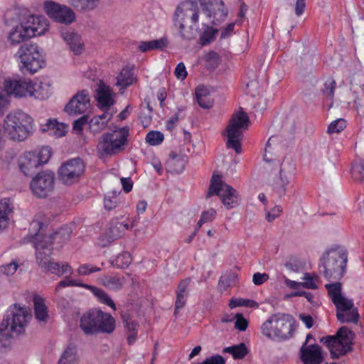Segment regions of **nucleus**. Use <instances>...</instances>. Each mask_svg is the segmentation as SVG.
<instances>
[{
    "mask_svg": "<svg viewBox=\"0 0 364 364\" xmlns=\"http://www.w3.org/2000/svg\"><path fill=\"white\" fill-rule=\"evenodd\" d=\"M235 328L240 331H245L248 326V321L243 317L242 314L235 315Z\"/></svg>",
    "mask_w": 364,
    "mask_h": 364,
    "instance_id": "nucleus-54",
    "label": "nucleus"
},
{
    "mask_svg": "<svg viewBox=\"0 0 364 364\" xmlns=\"http://www.w3.org/2000/svg\"><path fill=\"white\" fill-rule=\"evenodd\" d=\"M353 93H359L364 90V73H358L353 75L350 81Z\"/></svg>",
    "mask_w": 364,
    "mask_h": 364,
    "instance_id": "nucleus-43",
    "label": "nucleus"
},
{
    "mask_svg": "<svg viewBox=\"0 0 364 364\" xmlns=\"http://www.w3.org/2000/svg\"><path fill=\"white\" fill-rule=\"evenodd\" d=\"M300 351L304 364H321L323 362L321 348L318 345L302 346Z\"/></svg>",
    "mask_w": 364,
    "mask_h": 364,
    "instance_id": "nucleus-22",
    "label": "nucleus"
},
{
    "mask_svg": "<svg viewBox=\"0 0 364 364\" xmlns=\"http://www.w3.org/2000/svg\"><path fill=\"white\" fill-rule=\"evenodd\" d=\"M122 322L124 328L127 329L128 333H130L136 330L137 323L134 322L129 316V314H124L122 315Z\"/></svg>",
    "mask_w": 364,
    "mask_h": 364,
    "instance_id": "nucleus-53",
    "label": "nucleus"
},
{
    "mask_svg": "<svg viewBox=\"0 0 364 364\" xmlns=\"http://www.w3.org/2000/svg\"><path fill=\"white\" fill-rule=\"evenodd\" d=\"M282 208L281 206L275 205L269 212H267V213L266 215V220L268 222H272L277 217H279V215L282 213Z\"/></svg>",
    "mask_w": 364,
    "mask_h": 364,
    "instance_id": "nucleus-61",
    "label": "nucleus"
},
{
    "mask_svg": "<svg viewBox=\"0 0 364 364\" xmlns=\"http://www.w3.org/2000/svg\"><path fill=\"white\" fill-rule=\"evenodd\" d=\"M119 194L120 192L114 191L105 196L104 206L107 210H112L121 203Z\"/></svg>",
    "mask_w": 364,
    "mask_h": 364,
    "instance_id": "nucleus-37",
    "label": "nucleus"
},
{
    "mask_svg": "<svg viewBox=\"0 0 364 364\" xmlns=\"http://www.w3.org/2000/svg\"><path fill=\"white\" fill-rule=\"evenodd\" d=\"M214 195L220 197L222 203L228 209L232 208L238 204L237 191L225 183L222 180V176L220 174L214 173L212 176L207 193V198Z\"/></svg>",
    "mask_w": 364,
    "mask_h": 364,
    "instance_id": "nucleus-10",
    "label": "nucleus"
},
{
    "mask_svg": "<svg viewBox=\"0 0 364 364\" xmlns=\"http://www.w3.org/2000/svg\"><path fill=\"white\" fill-rule=\"evenodd\" d=\"M333 304L336 308V313L350 311L354 308L353 301L352 299H347L343 295L334 301Z\"/></svg>",
    "mask_w": 364,
    "mask_h": 364,
    "instance_id": "nucleus-42",
    "label": "nucleus"
},
{
    "mask_svg": "<svg viewBox=\"0 0 364 364\" xmlns=\"http://www.w3.org/2000/svg\"><path fill=\"white\" fill-rule=\"evenodd\" d=\"M77 360L75 348L69 346L61 355L58 364H76Z\"/></svg>",
    "mask_w": 364,
    "mask_h": 364,
    "instance_id": "nucleus-38",
    "label": "nucleus"
},
{
    "mask_svg": "<svg viewBox=\"0 0 364 364\" xmlns=\"http://www.w3.org/2000/svg\"><path fill=\"white\" fill-rule=\"evenodd\" d=\"M218 32L217 28H213L207 26L200 37V42L203 46L209 44L215 38V34Z\"/></svg>",
    "mask_w": 364,
    "mask_h": 364,
    "instance_id": "nucleus-45",
    "label": "nucleus"
},
{
    "mask_svg": "<svg viewBox=\"0 0 364 364\" xmlns=\"http://www.w3.org/2000/svg\"><path fill=\"white\" fill-rule=\"evenodd\" d=\"M351 176L357 182L364 181V160H358L353 164Z\"/></svg>",
    "mask_w": 364,
    "mask_h": 364,
    "instance_id": "nucleus-41",
    "label": "nucleus"
},
{
    "mask_svg": "<svg viewBox=\"0 0 364 364\" xmlns=\"http://www.w3.org/2000/svg\"><path fill=\"white\" fill-rule=\"evenodd\" d=\"M205 60L210 63L211 67L216 68L220 63V56L215 51H210L205 55Z\"/></svg>",
    "mask_w": 364,
    "mask_h": 364,
    "instance_id": "nucleus-58",
    "label": "nucleus"
},
{
    "mask_svg": "<svg viewBox=\"0 0 364 364\" xmlns=\"http://www.w3.org/2000/svg\"><path fill=\"white\" fill-rule=\"evenodd\" d=\"M96 92V100L99 107L101 109L108 108L114 105L113 92L109 86L101 83Z\"/></svg>",
    "mask_w": 364,
    "mask_h": 364,
    "instance_id": "nucleus-23",
    "label": "nucleus"
},
{
    "mask_svg": "<svg viewBox=\"0 0 364 364\" xmlns=\"http://www.w3.org/2000/svg\"><path fill=\"white\" fill-rule=\"evenodd\" d=\"M337 319L341 323H357L360 316L357 308H353L350 311L336 313Z\"/></svg>",
    "mask_w": 364,
    "mask_h": 364,
    "instance_id": "nucleus-34",
    "label": "nucleus"
},
{
    "mask_svg": "<svg viewBox=\"0 0 364 364\" xmlns=\"http://www.w3.org/2000/svg\"><path fill=\"white\" fill-rule=\"evenodd\" d=\"M304 282H301V287L310 289H316L318 286L316 282L318 281V276L316 274L312 275L310 273H306L304 277Z\"/></svg>",
    "mask_w": 364,
    "mask_h": 364,
    "instance_id": "nucleus-47",
    "label": "nucleus"
},
{
    "mask_svg": "<svg viewBox=\"0 0 364 364\" xmlns=\"http://www.w3.org/2000/svg\"><path fill=\"white\" fill-rule=\"evenodd\" d=\"M61 36L75 55H79L82 53L83 43L78 34L70 31L62 33Z\"/></svg>",
    "mask_w": 364,
    "mask_h": 364,
    "instance_id": "nucleus-25",
    "label": "nucleus"
},
{
    "mask_svg": "<svg viewBox=\"0 0 364 364\" xmlns=\"http://www.w3.org/2000/svg\"><path fill=\"white\" fill-rule=\"evenodd\" d=\"M133 83V73L129 68H122L117 76V85L122 87H127Z\"/></svg>",
    "mask_w": 364,
    "mask_h": 364,
    "instance_id": "nucleus-39",
    "label": "nucleus"
},
{
    "mask_svg": "<svg viewBox=\"0 0 364 364\" xmlns=\"http://www.w3.org/2000/svg\"><path fill=\"white\" fill-rule=\"evenodd\" d=\"M4 132L14 141H23L33 132L32 118L22 111L9 114L4 120Z\"/></svg>",
    "mask_w": 364,
    "mask_h": 364,
    "instance_id": "nucleus-6",
    "label": "nucleus"
},
{
    "mask_svg": "<svg viewBox=\"0 0 364 364\" xmlns=\"http://www.w3.org/2000/svg\"><path fill=\"white\" fill-rule=\"evenodd\" d=\"M295 321L290 314H272L264 322L260 331L263 336L272 341H285L293 336Z\"/></svg>",
    "mask_w": 364,
    "mask_h": 364,
    "instance_id": "nucleus-4",
    "label": "nucleus"
},
{
    "mask_svg": "<svg viewBox=\"0 0 364 364\" xmlns=\"http://www.w3.org/2000/svg\"><path fill=\"white\" fill-rule=\"evenodd\" d=\"M18 264L16 262H12L1 267V271L7 276L13 275L17 270Z\"/></svg>",
    "mask_w": 364,
    "mask_h": 364,
    "instance_id": "nucleus-63",
    "label": "nucleus"
},
{
    "mask_svg": "<svg viewBox=\"0 0 364 364\" xmlns=\"http://www.w3.org/2000/svg\"><path fill=\"white\" fill-rule=\"evenodd\" d=\"M112 117V114L107 112L100 115L94 116L88 122L90 132L94 135L100 133L107 126Z\"/></svg>",
    "mask_w": 364,
    "mask_h": 364,
    "instance_id": "nucleus-24",
    "label": "nucleus"
},
{
    "mask_svg": "<svg viewBox=\"0 0 364 364\" xmlns=\"http://www.w3.org/2000/svg\"><path fill=\"white\" fill-rule=\"evenodd\" d=\"M28 36L33 37L41 36L48 30V24L46 19L42 16H29L25 23Z\"/></svg>",
    "mask_w": 364,
    "mask_h": 364,
    "instance_id": "nucleus-21",
    "label": "nucleus"
},
{
    "mask_svg": "<svg viewBox=\"0 0 364 364\" xmlns=\"http://www.w3.org/2000/svg\"><path fill=\"white\" fill-rule=\"evenodd\" d=\"M28 33L25 25H21L19 28H16L9 33V39L12 44H17L31 38L28 36Z\"/></svg>",
    "mask_w": 364,
    "mask_h": 364,
    "instance_id": "nucleus-33",
    "label": "nucleus"
},
{
    "mask_svg": "<svg viewBox=\"0 0 364 364\" xmlns=\"http://www.w3.org/2000/svg\"><path fill=\"white\" fill-rule=\"evenodd\" d=\"M296 166L292 160H284L281 164L279 178L274 183V190L279 197L284 196L287 193V186L295 174Z\"/></svg>",
    "mask_w": 364,
    "mask_h": 364,
    "instance_id": "nucleus-18",
    "label": "nucleus"
},
{
    "mask_svg": "<svg viewBox=\"0 0 364 364\" xmlns=\"http://www.w3.org/2000/svg\"><path fill=\"white\" fill-rule=\"evenodd\" d=\"M250 124V118L246 112L239 111L232 114L225 130L228 149H232L237 154L242 152L241 141L243 139V132L247 129Z\"/></svg>",
    "mask_w": 364,
    "mask_h": 364,
    "instance_id": "nucleus-8",
    "label": "nucleus"
},
{
    "mask_svg": "<svg viewBox=\"0 0 364 364\" xmlns=\"http://www.w3.org/2000/svg\"><path fill=\"white\" fill-rule=\"evenodd\" d=\"M124 282V277L117 276L105 275L101 278L102 284L112 290H118L122 288Z\"/></svg>",
    "mask_w": 364,
    "mask_h": 364,
    "instance_id": "nucleus-32",
    "label": "nucleus"
},
{
    "mask_svg": "<svg viewBox=\"0 0 364 364\" xmlns=\"http://www.w3.org/2000/svg\"><path fill=\"white\" fill-rule=\"evenodd\" d=\"M44 9L46 14L57 23L69 25L75 20L74 11L65 5L46 1L44 2Z\"/></svg>",
    "mask_w": 364,
    "mask_h": 364,
    "instance_id": "nucleus-17",
    "label": "nucleus"
},
{
    "mask_svg": "<svg viewBox=\"0 0 364 364\" xmlns=\"http://www.w3.org/2000/svg\"><path fill=\"white\" fill-rule=\"evenodd\" d=\"M69 4L80 11H91L95 9L99 0H68Z\"/></svg>",
    "mask_w": 364,
    "mask_h": 364,
    "instance_id": "nucleus-35",
    "label": "nucleus"
},
{
    "mask_svg": "<svg viewBox=\"0 0 364 364\" xmlns=\"http://www.w3.org/2000/svg\"><path fill=\"white\" fill-rule=\"evenodd\" d=\"M85 288L90 290L101 303L110 306L112 309H116L114 301L104 290L89 284H86Z\"/></svg>",
    "mask_w": 364,
    "mask_h": 364,
    "instance_id": "nucleus-29",
    "label": "nucleus"
},
{
    "mask_svg": "<svg viewBox=\"0 0 364 364\" xmlns=\"http://www.w3.org/2000/svg\"><path fill=\"white\" fill-rule=\"evenodd\" d=\"M184 111V108L178 109V112L174 115L171 117L167 121L166 125L167 129L172 130L175 127V124L179 120V119H182L185 117Z\"/></svg>",
    "mask_w": 364,
    "mask_h": 364,
    "instance_id": "nucleus-49",
    "label": "nucleus"
},
{
    "mask_svg": "<svg viewBox=\"0 0 364 364\" xmlns=\"http://www.w3.org/2000/svg\"><path fill=\"white\" fill-rule=\"evenodd\" d=\"M13 209L11 203L9 199H4L0 200V230L5 228L9 222V214Z\"/></svg>",
    "mask_w": 364,
    "mask_h": 364,
    "instance_id": "nucleus-30",
    "label": "nucleus"
},
{
    "mask_svg": "<svg viewBox=\"0 0 364 364\" xmlns=\"http://www.w3.org/2000/svg\"><path fill=\"white\" fill-rule=\"evenodd\" d=\"M88 122V116L82 115L81 117L74 121L73 129L77 132H81L83 130L84 125Z\"/></svg>",
    "mask_w": 364,
    "mask_h": 364,
    "instance_id": "nucleus-59",
    "label": "nucleus"
},
{
    "mask_svg": "<svg viewBox=\"0 0 364 364\" xmlns=\"http://www.w3.org/2000/svg\"><path fill=\"white\" fill-rule=\"evenodd\" d=\"M55 174L51 171H43L37 173L31 181L30 187L38 198H46L53 190Z\"/></svg>",
    "mask_w": 364,
    "mask_h": 364,
    "instance_id": "nucleus-16",
    "label": "nucleus"
},
{
    "mask_svg": "<svg viewBox=\"0 0 364 364\" xmlns=\"http://www.w3.org/2000/svg\"><path fill=\"white\" fill-rule=\"evenodd\" d=\"M166 39L160 38L149 41H141L138 48L141 52L145 53L152 50H162L164 48L166 47Z\"/></svg>",
    "mask_w": 364,
    "mask_h": 364,
    "instance_id": "nucleus-27",
    "label": "nucleus"
},
{
    "mask_svg": "<svg viewBox=\"0 0 364 364\" xmlns=\"http://www.w3.org/2000/svg\"><path fill=\"white\" fill-rule=\"evenodd\" d=\"M176 298L175 301V310L174 314L176 315L178 311L183 309L186 304L187 297L188 296L185 294H181L179 293H176Z\"/></svg>",
    "mask_w": 364,
    "mask_h": 364,
    "instance_id": "nucleus-57",
    "label": "nucleus"
},
{
    "mask_svg": "<svg viewBox=\"0 0 364 364\" xmlns=\"http://www.w3.org/2000/svg\"><path fill=\"white\" fill-rule=\"evenodd\" d=\"M90 107L89 92L86 90L78 91L66 104L64 111L68 115H79L86 112Z\"/></svg>",
    "mask_w": 364,
    "mask_h": 364,
    "instance_id": "nucleus-19",
    "label": "nucleus"
},
{
    "mask_svg": "<svg viewBox=\"0 0 364 364\" xmlns=\"http://www.w3.org/2000/svg\"><path fill=\"white\" fill-rule=\"evenodd\" d=\"M336 81L333 78H328L323 85V88L322 89V92L326 97H329L332 98L334 95V91L336 88Z\"/></svg>",
    "mask_w": 364,
    "mask_h": 364,
    "instance_id": "nucleus-50",
    "label": "nucleus"
},
{
    "mask_svg": "<svg viewBox=\"0 0 364 364\" xmlns=\"http://www.w3.org/2000/svg\"><path fill=\"white\" fill-rule=\"evenodd\" d=\"M85 170L83 161L77 158L63 163L58 170V177L64 184L71 185L77 182Z\"/></svg>",
    "mask_w": 364,
    "mask_h": 364,
    "instance_id": "nucleus-15",
    "label": "nucleus"
},
{
    "mask_svg": "<svg viewBox=\"0 0 364 364\" xmlns=\"http://www.w3.org/2000/svg\"><path fill=\"white\" fill-rule=\"evenodd\" d=\"M51 154L49 146H43L38 151L26 152L19 159V168L25 176H32L38 167L48 161Z\"/></svg>",
    "mask_w": 364,
    "mask_h": 364,
    "instance_id": "nucleus-11",
    "label": "nucleus"
},
{
    "mask_svg": "<svg viewBox=\"0 0 364 364\" xmlns=\"http://www.w3.org/2000/svg\"><path fill=\"white\" fill-rule=\"evenodd\" d=\"M346 127V122L343 119H338L332 122L328 127L329 134L339 133Z\"/></svg>",
    "mask_w": 364,
    "mask_h": 364,
    "instance_id": "nucleus-48",
    "label": "nucleus"
},
{
    "mask_svg": "<svg viewBox=\"0 0 364 364\" xmlns=\"http://www.w3.org/2000/svg\"><path fill=\"white\" fill-rule=\"evenodd\" d=\"M354 104L356 108L364 109V90L360 91L359 93H353Z\"/></svg>",
    "mask_w": 364,
    "mask_h": 364,
    "instance_id": "nucleus-64",
    "label": "nucleus"
},
{
    "mask_svg": "<svg viewBox=\"0 0 364 364\" xmlns=\"http://www.w3.org/2000/svg\"><path fill=\"white\" fill-rule=\"evenodd\" d=\"M354 333L346 326L341 327L336 336H328L321 341L326 344L331 352V358H338L352 350Z\"/></svg>",
    "mask_w": 364,
    "mask_h": 364,
    "instance_id": "nucleus-9",
    "label": "nucleus"
},
{
    "mask_svg": "<svg viewBox=\"0 0 364 364\" xmlns=\"http://www.w3.org/2000/svg\"><path fill=\"white\" fill-rule=\"evenodd\" d=\"M186 164V156L178 155L174 152L170 154V159L168 165L171 171L176 173H181L185 168Z\"/></svg>",
    "mask_w": 364,
    "mask_h": 364,
    "instance_id": "nucleus-28",
    "label": "nucleus"
},
{
    "mask_svg": "<svg viewBox=\"0 0 364 364\" xmlns=\"http://www.w3.org/2000/svg\"><path fill=\"white\" fill-rule=\"evenodd\" d=\"M201 5L208 16L213 18L211 23L215 26L220 24L228 16V11L221 0H214L206 4L201 2Z\"/></svg>",
    "mask_w": 364,
    "mask_h": 364,
    "instance_id": "nucleus-20",
    "label": "nucleus"
},
{
    "mask_svg": "<svg viewBox=\"0 0 364 364\" xmlns=\"http://www.w3.org/2000/svg\"><path fill=\"white\" fill-rule=\"evenodd\" d=\"M198 21V8L196 3L187 1L181 3L176 9L174 15V24L178 26L180 32L189 23L196 24Z\"/></svg>",
    "mask_w": 364,
    "mask_h": 364,
    "instance_id": "nucleus-14",
    "label": "nucleus"
},
{
    "mask_svg": "<svg viewBox=\"0 0 364 364\" xmlns=\"http://www.w3.org/2000/svg\"><path fill=\"white\" fill-rule=\"evenodd\" d=\"M174 74L176 78L180 79L181 80L186 78L188 73L186 69V66L183 63H179L176 65Z\"/></svg>",
    "mask_w": 364,
    "mask_h": 364,
    "instance_id": "nucleus-62",
    "label": "nucleus"
},
{
    "mask_svg": "<svg viewBox=\"0 0 364 364\" xmlns=\"http://www.w3.org/2000/svg\"><path fill=\"white\" fill-rule=\"evenodd\" d=\"M191 282V278H186L184 279H182L178 284L176 293H179L181 294H185V295L188 296L189 287H190Z\"/></svg>",
    "mask_w": 364,
    "mask_h": 364,
    "instance_id": "nucleus-55",
    "label": "nucleus"
},
{
    "mask_svg": "<svg viewBox=\"0 0 364 364\" xmlns=\"http://www.w3.org/2000/svg\"><path fill=\"white\" fill-rule=\"evenodd\" d=\"M33 309L36 318L38 321L46 322L48 318V308L43 299L35 295L33 296Z\"/></svg>",
    "mask_w": 364,
    "mask_h": 364,
    "instance_id": "nucleus-26",
    "label": "nucleus"
},
{
    "mask_svg": "<svg viewBox=\"0 0 364 364\" xmlns=\"http://www.w3.org/2000/svg\"><path fill=\"white\" fill-rule=\"evenodd\" d=\"M37 84L31 79H8L4 82V91L7 95L15 97L35 96Z\"/></svg>",
    "mask_w": 364,
    "mask_h": 364,
    "instance_id": "nucleus-13",
    "label": "nucleus"
},
{
    "mask_svg": "<svg viewBox=\"0 0 364 364\" xmlns=\"http://www.w3.org/2000/svg\"><path fill=\"white\" fill-rule=\"evenodd\" d=\"M71 232L69 228L65 227L49 235H43L40 232L34 235L32 243L36 250V262L39 266L44 268L46 271L59 277L65 275L68 278V275L72 274V268L68 263L60 264L48 259L52 254L53 240L58 239L59 242H64L70 238Z\"/></svg>",
    "mask_w": 364,
    "mask_h": 364,
    "instance_id": "nucleus-1",
    "label": "nucleus"
},
{
    "mask_svg": "<svg viewBox=\"0 0 364 364\" xmlns=\"http://www.w3.org/2000/svg\"><path fill=\"white\" fill-rule=\"evenodd\" d=\"M128 230V225L118 220H112L107 230V234L112 240L120 237L124 231Z\"/></svg>",
    "mask_w": 364,
    "mask_h": 364,
    "instance_id": "nucleus-31",
    "label": "nucleus"
},
{
    "mask_svg": "<svg viewBox=\"0 0 364 364\" xmlns=\"http://www.w3.org/2000/svg\"><path fill=\"white\" fill-rule=\"evenodd\" d=\"M229 306L231 309H234L237 306H246L250 308H258V304L252 299H232L230 301Z\"/></svg>",
    "mask_w": 364,
    "mask_h": 364,
    "instance_id": "nucleus-44",
    "label": "nucleus"
},
{
    "mask_svg": "<svg viewBox=\"0 0 364 364\" xmlns=\"http://www.w3.org/2000/svg\"><path fill=\"white\" fill-rule=\"evenodd\" d=\"M80 327L86 335L111 333L115 329V320L109 314L95 309L82 316Z\"/></svg>",
    "mask_w": 364,
    "mask_h": 364,
    "instance_id": "nucleus-5",
    "label": "nucleus"
},
{
    "mask_svg": "<svg viewBox=\"0 0 364 364\" xmlns=\"http://www.w3.org/2000/svg\"><path fill=\"white\" fill-rule=\"evenodd\" d=\"M23 64L21 68H26L33 74L43 67L45 61L35 43H25L21 46L17 53Z\"/></svg>",
    "mask_w": 364,
    "mask_h": 364,
    "instance_id": "nucleus-12",
    "label": "nucleus"
},
{
    "mask_svg": "<svg viewBox=\"0 0 364 364\" xmlns=\"http://www.w3.org/2000/svg\"><path fill=\"white\" fill-rule=\"evenodd\" d=\"M31 318V314L26 307L17 304L11 306L0 324V348H6L10 344L11 336L9 332L17 336L23 333Z\"/></svg>",
    "mask_w": 364,
    "mask_h": 364,
    "instance_id": "nucleus-2",
    "label": "nucleus"
},
{
    "mask_svg": "<svg viewBox=\"0 0 364 364\" xmlns=\"http://www.w3.org/2000/svg\"><path fill=\"white\" fill-rule=\"evenodd\" d=\"M132 261L131 254L128 252H123L119 254L114 259L110 260V263L118 269H126L132 263Z\"/></svg>",
    "mask_w": 364,
    "mask_h": 364,
    "instance_id": "nucleus-36",
    "label": "nucleus"
},
{
    "mask_svg": "<svg viewBox=\"0 0 364 364\" xmlns=\"http://www.w3.org/2000/svg\"><path fill=\"white\" fill-rule=\"evenodd\" d=\"M325 288L327 290L328 295L332 302L339 299L342 294V284L341 282H334L331 284H326Z\"/></svg>",
    "mask_w": 364,
    "mask_h": 364,
    "instance_id": "nucleus-40",
    "label": "nucleus"
},
{
    "mask_svg": "<svg viewBox=\"0 0 364 364\" xmlns=\"http://www.w3.org/2000/svg\"><path fill=\"white\" fill-rule=\"evenodd\" d=\"M164 134L159 131H151L146 136V141L151 146L160 144L164 141Z\"/></svg>",
    "mask_w": 364,
    "mask_h": 364,
    "instance_id": "nucleus-46",
    "label": "nucleus"
},
{
    "mask_svg": "<svg viewBox=\"0 0 364 364\" xmlns=\"http://www.w3.org/2000/svg\"><path fill=\"white\" fill-rule=\"evenodd\" d=\"M225 360L220 355H214L205 358L199 364H225Z\"/></svg>",
    "mask_w": 364,
    "mask_h": 364,
    "instance_id": "nucleus-60",
    "label": "nucleus"
},
{
    "mask_svg": "<svg viewBox=\"0 0 364 364\" xmlns=\"http://www.w3.org/2000/svg\"><path fill=\"white\" fill-rule=\"evenodd\" d=\"M248 353V350L245 343H241L238 345H234L232 357L235 360L242 359Z\"/></svg>",
    "mask_w": 364,
    "mask_h": 364,
    "instance_id": "nucleus-51",
    "label": "nucleus"
},
{
    "mask_svg": "<svg viewBox=\"0 0 364 364\" xmlns=\"http://www.w3.org/2000/svg\"><path fill=\"white\" fill-rule=\"evenodd\" d=\"M127 127L104 133L97 145V154L102 156H112L124 150L129 136Z\"/></svg>",
    "mask_w": 364,
    "mask_h": 364,
    "instance_id": "nucleus-7",
    "label": "nucleus"
},
{
    "mask_svg": "<svg viewBox=\"0 0 364 364\" xmlns=\"http://www.w3.org/2000/svg\"><path fill=\"white\" fill-rule=\"evenodd\" d=\"M85 286H86V284H83L77 280L65 279V280L60 281L58 284V285L55 288V291L58 292L61 288H65L67 287H80L85 288Z\"/></svg>",
    "mask_w": 364,
    "mask_h": 364,
    "instance_id": "nucleus-52",
    "label": "nucleus"
},
{
    "mask_svg": "<svg viewBox=\"0 0 364 364\" xmlns=\"http://www.w3.org/2000/svg\"><path fill=\"white\" fill-rule=\"evenodd\" d=\"M100 270L99 267H93L90 264H84L78 267L77 272L80 275H87Z\"/></svg>",
    "mask_w": 364,
    "mask_h": 364,
    "instance_id": "nucleus-56",
    "label": "nucleus"
},
{
    "mask_svg": "<svg viewBox=\"0 0 364 364\" xmlns=\"http://www.w3.org/2000/svg\"><path fill=\"white\" fill-rule=\"evenodd\" d=\"M348 261V255L341 247L326 250L321 257L318 265L319 273L328 281H338L343 277Z\"/></svg>",
    "mask_w": 364,
    "mask_h": 364,
    "instance_id": "nucleus-3",
    "label": "nucleus"
}]
</instances>
